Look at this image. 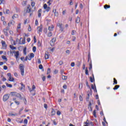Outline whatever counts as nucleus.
<instances>
[{
    "mask_svg": "<svg viewBox=\"0 0 126 126\" xmlns=\"http://www.w3.org/2000/svg\"><path fill=\"white\" fill-rule=\"evenodd\" d=\"M57 114L58 115V116H60V115H61V111L58 110L57 112Z\"/></svg>",
    "mask_w": 126,
    "mask_h": 126,
    "instance_id": "obj_60",
    "label": "nucleus"
},
{
    "mask_svg": "<svg viewBox=\"0 0 126 126\" xmlns=\"http://www.w3.org/2000/svg\"><path fill=\"white\" fill-rule=\"evenodd\" d=\"M111 7V6H110V5H108V4H105L104 6V8L105 9H108V8H110Z\"/></svg>",
    "mask_w": 126,
    "mask_h": 126,
    "instance_id": "obj_12",
    "label": "nucleus"
},
{
    "mask_svg": "<svg viewBox=\"0 0 126 126\" xmlns=\"http://www.w3.org/2000/svg\"><path fill=\"white\" fill-rule=\"evenodd\" d=\"M50 72H51V69H50V68H48L47 70V74H49Z\"/></svg>",
    "mask_w": 126,
    "mask_h": 126,
    "instance_id": "obj_43",
    "label": "nucleus"
},
{
    "mask_svg": "<svg viewBox=\"0 0 126 126\" xmlns=\"http://www.w3.org/2000/svg\"><path fill=\"white\" fill-rule=\"evenodd\" d=\"M88 109H89V111H91V112H92V111H93V109H92V107H91V106L88 107Z\"/></svg>",
    "mask_w": 126,
    "mask_h": 126,
    "instance_id": "obj_50",
    "label": "nucleus"
},
{
    "mask_svg": "<svg viewBox=\"0 0 126 126\" xmlns=\"http://www.w3.org/2000/svg\"><path fill=\"white\" fill-rule=\"evenodd\" d=\"M53 36V33L52 32H49L48 33V37H52Z\"/></svg>",
    "mask_w": 126,
    "mask_h": 126,
    "instance_id": "obj_33",
    "label": "nucleus"
},
{
    "mask_svg": "<svg viewBox=\"0 0 126 126\" xmlns=\"http://www.w3.org/2000/svg\"><path fill=\"white\" fill-rule=\"evenodd\" d=\"M44 107L45 108V109H46V110H47V109H48V105H47L46 104H44Z\"/></svg>",
    "mask_w": 126,
    "mask_h": 126,
    "instance_id": "obj_47",
    "label": "nucleus"
},
{
    "mask_svg": "<svg viewBox=\"0 0 126 126\" xmlns=\"http://www.w3.org/2000/svg\"><path fill=\"white\" fill-rule=\"evenodd\" d=\"M86 86H87V87L89 88V89H90V90H91V88L90 87V85H89V84H88V82L87 81H86Z\"/></svg>",
    "mask_w": 126,
    "mask_h": 126,
    "instance_id": "obj_24",
    "label": "nucleus"
},
{
    "mask_svg": "<svg viewBox=\"0 0 126 126\" xmlns=\"http://www.w3.org/2000/svg\"><path fill=\"white\" fill-rule=\"evenodd\" d=\"M19 69L21 70V75L23 76L24 75V65L23 64H20Z\"/></svg>",
    "mask_w": 126,
    "mask_h": 126,
    "instance_id": "obj_1",
    "label": "nucleus"
},
{
    "mask_svg": "<svg viewBox=\"0 0 126 126\" xmlns=\"http://www.w3.org/2000/svg\"><path fill=\"white\" fill-rule=\"evenodd\" d=\"M23 102H24L25 105L27 104V100H26V98H24L23 99Z\"/></svg>",
    "mask_w": 126,
    "mask_h": 126,
    "instance_id": "obj_36",
    "label": "nucleus"
},
{
    "mask_svg": "<svg viewBox=\"0 0 126 126\" xmlns=\"http://www.w3.org/2000/svg\"><path fill=\"white\" fill-rule=\"evenodd\" d=\"M26 50H27V48L26 47L24 48V50H23L24 55H25V56H26L27 54V53L26 52Z\"/></svg>",
    "mask_w": 126,
    "mask_h": 126,
    "instance_id": "obj_14",
    "label": "nucleus"
},
{
    "mask_svg": "<svg viewBox=\"0 0 126 126\" xmlns=\"http://www.w3.org/2000/svg\"><path fill=\"white\" fill-rule=\"evenodd\" d=\"M46 21H47V24H49L50 23V22H51V20H49V19H46Z\"/></svg>",
    "mask_w": 126,
    "mask_h": 126,
    "instance_id": "obj_53",
    "label": "nucleus"
},
{
    "mask_svg": "<svg viewBox=\"0 0 126 126\" xmlns=\"http://www.w3.org/2000/svg\"><path fill=\"white\" fill-rule=\"evenodd\" d=\"M10 48L11 49V50H16V47L12 45H10Z\"/></svg>",
    "mask_w": 126,
    "mask_h": 126,
    "instance_id": "obj_29",
    "label": "nucleus"
},
{
    "mask_svg": "<svg viewBox=\"0 0 126 126\" xmlns=\"http://www.w3.org/2000/svg\"><path fill=\"white\" fill-rule=\"evenodd\" d=\"M67 79V76H64V75L62 76V79L63 80H66Z\"/></svg>",
    "mask_w": 126,
    "mask_h": 126,
    "instance_id": "obj_23",
    "label": "nucleus"
},
{
    "mask_svg": "<svg viewBox=\"0 0 126 126\" xmlns=\"http://www.w3.org/2000/svg\"><path fill=\"white\" fill-rule=\"evenodd\" d=\"M8 80L9 81L12 82V81H14V79L13 78V77L11 76V77H9Z\"/></svg>",
    "mask_w": 126,
    "mask_h": 126,
    "instance_id": "obj_22",
    "label": "nucleus"
},
{
    "mask_svg": "<svg viewBox=\"0 0 126 126\" xmlns=\"http://www.w3.org/2000/svg\"><path fill=\"white\" fill-rule=\"evenodd\" d=\"M90 81L92 83L94 82L95 81V79H94V74H93V77H90Z\"/></svg>",
    "mask_w": 126,
    "mask_h": 126,
    "instance_id": "obj_7",
    "label": "nucleus"
},
{
    "mask_svg": "<svg viewBox=\"0 0 126 126\" xmlns=\"http://www.w3.org/2000/svg\"><path fill=\"white\" fill-rule=\"evenodd\" d=\"M43 7L44 9H46V8H47L48 7V5H47V4H44L43 5Z\"/></svg>",
    "mask_w": 126,
    "mask_h": 126,
    "instance_id": "obj_39",
    "label": "nucleus"
},
{
    "mask_svg": "<svg viewBox=\"0 0 126 126\" xmlns=\"http://www.w3.org/2000/svg\"><path fill=\"white\" fill-rule=\"evenodd\" d=\"M59 63L60 65H62L63 64V62L62 61H60L59 62Z\"/></svg>",
    "mask_w": 126,
    "mask_h": 126,
    "instance_id": "obj_46",
    "label": "nucleus"
},
{
    "mask_svg": "<svg viewBox=\"0 0 126 126\" xmlns=\"http://www.w3.org/2000/svg\"><path fill=\"white\" fill-rule=\"evenodd\" d=\"M89 98H90V94L88 93V96L86 97V101H87V102H89Z\"/></svg>",
    "mask_w": 126,
    "mask_h": 126,
    "instance_id": "obj_20",
    "label": "nucleus"
},
{
    "mask_svg": "<svg viewBox=\"0 0 126 126\" xmlns=\"http://www.w3.org/2000/svg\"><path fill=\"white\" fill-rule=\"evenodd\" d=\"M85 74H86V75H89V73H88V69L87 67L86 68Z\"/></svg>",
    "mask_w": 126,
    "mask_h": 126,
    "instance_id": "obj_28",
    "label": "nucleus"
},
{
    "mask_svg": "<svg viewBox=\"0 0 126 126\" xmlns=\"http://www.w3.org/2000/svg\"><path fill=\"white\" fill-rule=\"evenodd\" d=\"M79 99H80V101H83V99H82V96L81 95L79 96Z\"/></svg>",
    "mask_w": 126,
    "mask_h": 126,
    "instance_id": "obj_63",
    "label": "nucleus"
},
{
    "mask_svg": "<svg viewBox=\"0 0 126 126\" xmlns=\"http://www.w3.org/2000/svg\"><path fill=\"white\" fill-rule=\"evenodd\" d=\"M15 104H17V105H19V104H20L19 101H18L17 100H15Z\"/></svg>",
    "mask_w": 126,
    "mask_h": 126,
    "instance_id": "obj_56",
    "label": "nucleus"
},
{
    "mask_svg": "<svg viewBox=\"0 0 126 126\" xmlns=\"http://www.w3.org/2000/svg\"><path fill=\"white\" fill-rule=\"evenodd\" d=\"M43 32H44L45 34H47L48 32V29L47 28H45L44 29Z\"/></svg>",
    "mask_w": 126,
    "mask_h": 126,
    "instance_id": "obj_37",
    "label": "nucleus"
},
{
    "mask_svg": "<svg viewBox=\"0 0 126 126\" xmlns=\"http://www.w3.org/2000/svg\"><path fill=\"white\" fill-rule=\"evenodd\" d=\"M45 60H49V55L47 54V53H45Z\"/></svg>",
    "mask_w": 126,
    "mask_h": 126,
    "instance_id": "obj_32",
    "label": "nucleus"
},
{
    "mask_svg": "<svg viewBox=\"0 0 126 126\" xmlns=\"http://www.w3.org/2000/svg\"><path fill=\"white\" fill-rule=\"evenodd\" d=\"M35 24L36 26H37V25H38V20H35Z\"/></svg>",
    "mask_w": 126,
    "mask_h": 126,
    "instance_id": "obj_64",
    "label": "nucleus"
},
{
    "mask_svg": "<svg viewBox=\"0 0 126 126\" xmlns=\"http://www.w3.org/2000/svg\"><path fill=\"white\" fill-rule=\"evenodd\" d=\"M90 67H89V69L90 70H91V69H92V62L91 61L90 63Z\"/></svg>",
    "mask_w": 126,
    "mask_h": 126,
    "instance_id": "obj_30",
    "label": "nucleus"
},
{
    "mask_svg": "<svg viewBox=\"0 0 126 126\" xmlns=\"http://www.w3.org/2000/svg\"><path fill=\"white\" fill-rule=\"evenodd\" d=\"M42 79L43 81H45L46 80V76H44L43 77H42Z\"/></svg>",
    "mask_w": 126,
    "mask_h": 126,
    "instance_id": "obj_57",
    "label": "nucleus"
},
{
    "mask_svg": "<svg viewBox=\"0 0 126 126\" xmlns=\"http://www.w3.org/2000/svg\"><path fill=\"white\" fill-rule=\"evenodd\" d=\"M34 43H36L37 42V40L36 39V36H33Z\"/></svg>",
    "mask_w": 126,
    "mask_h": 126,
    "instance_id": "obj_49",
    "label": "nucleus"
},
{
    "mask_svg": "<svg viewBox=\"0 0 126 126\" xmlns=\"http://www.w3.org/2000/svg\"><path fill=\"white\" fill-rule=\"evenodd\" d=\"M21 44H22L23 45H24V44H25V39H24L22 40V43Z\"/></svg>",
    "mask_w": 126,
    "mask_h": 126,
    "instance_id": "obj_51",
    "label": "nucleus"
},
{
    "mask_svg": "<svg viewBox=\"0 0 126 126\" xmlns=\"http://www.w3.org/2000/svg\"><path fill=\"white\" fill-rule=\"evenodd\" d=\"M76 23H79L80 22V18L79 17H77L75 20Z\"/></svg>",
    "mask_w": 126,
    "mask_h": 126,
    "instance_id": "obj_11",
    "label": "nucleus"
},
{
    "mask_svg": "<svg viewBox=\"0 0 126 126\" xmlns=\"http://www.w3.org/2000/svg\"><path fill=\"white\" fill-rule=\"evenodd\" d=\"M34 54L31 53L30 56V59H28L29 61H31V60H32V58H34Z\"/></svg>",
    "mask_w": 126,
    "mask_h": 126,
    "instance_id": "obj_10",
    "label": "nucleus"
},
{
    "mask_svg": "<svg viewBox=\"0 0 126 126\" xmlns=\"http://www.w3.org/2000/svg\"><path fill=\"white\" fill-rule=\"evenodd\" d=\"M56 115V111H55V109H52V110L51 111V116H55Z\"/></svg>",
    "mask_w": 126,
    "mask_h": 126,
    "instance_id": "obj_13",
    "label": "nucleus"
},
{
    "mask_svg": "<svg viewBox=\"0 0 126 126\" xmlns=\"http://www.w3.org/2000/svg\"><path fill=\"white\" fill-rule=\"evenodd\" d=\"M3 69H4V70H6V69H7V66L4 65L3 66Z\"/></svg>",
    "mask_w": 126,
    "mask_h": 126,
    "instance_id": "obj_55",
    "label": "nucleus"
},
{
    "mask_svg": "<svg viewBox=\"0 0 126 126\" xmlns=\"http://www.w3.org/2000/svg\"><path fill=\"white\" fill-rule=\"evenodd\" d=\"M51 43H55V38H52V39L50 41Z\"/></svg>",
    "mask_w": 126,
    "mask_h": 126,
    "instance_id": "obj_62",
    "label": "nucleus"
},
{
    "mask_svg": "<svg viewBox=\"0 0 126 126\" xmlns=\"http://www.w3.org/2000/svg\"><path fill=\"white\" fill-rule=\"evenodd\" d=\"M81 64V63L79 62H77V66H78V67H79V66H80Z\"/></svg>",
    "mask_w": 126,
    "mask_h": 126,
    "instance_id": "obj_40",
    "label": "nucleus"
},
{
    "mask_svg": "<svg viewBox=\"0 0 126 126\" xmlns=\"http://www.w3.org/2000/svg\"><path fill=\"white\" fill-rule=\"evenodd\" d=\"M54 15H55V16H58V15H59V13L58 12H57L56 9H55Z\"/></svg>",
    "mask_w": 126,
    "mask_h": 126,
    "instance_id": "obj_27",
    "label": "nucleus"
},
{
    "mask_svg": "<svg viewBox=\"0 0 126 126\" xmlns=\"http://www.w3.org/2000/svg\"><path fill=\"white\" fill-rule=\"evenodd\" d=\"M9 98V95H8V94H5L3 97V101H4V102H6V101H7V100H8Z\"/></svg>",
    "mask_w": 126,
    "mask_h": 126,
    "instance_id": "obj_2",
    "label": "nucleus"
},
{
    "mask_svg": "<svg viewBox=\"0 0 126 126\" xmlns=\"http://www.w3.org/2000/svg\"><path fill=\"white\" fill-rule=\"evenodd\" d=\"M54 29V27L53 26H51V27H48V30H49V31H53V29Z\"/></svg>",
    "mask_w": 126,
    "mask_h": 126,
    "instance_id": "obj_31",
    "label": "nucleus"
},
{
    "mask_svg": "<svg viewBox=\"0 0 126 126\" xmlns=\"http://www.w3.org/2000/svg\"><path fill=\"white\" fill-rule=\"evenodd\" d=\"M91 60V57L90 56V53H89L88 54V62H89V60Z\"/></svg>",
    "mask_w": 126,
    "mask_h": 126,
    "instance_id": "obj_38",
    "label": "nucleus"
},
{
    "mask_svg": "<svg viewBox=\"0 0 126 126\" xmlns=\"http://www.w3.org/2000/svg\"><path fill=\"white\" fill-rule=\"evenodd\" d=\"M21 86H22L21 89L22 90V89H23V88H25V86L22 83H21Z\"/></svg>",
    "mask_w": 126,
    "mask_h": 126,
    "instance_id": "obj_48",
    "label": "nucleus"
},
{
    "mask_svg": "<svg viewBox=\"0 0 126 126\" xmlns=\"http://www.w3.org/2000/svg\"><path fill=\"white\" fill-rule=\"evenodd\" d=\"M91 87H92V89H93V90H94V91H95V87H94V86L93 85V84H92V85H91Z\"/></svg>",
    "mask_w": 126,
    "mask_h": 126,
    "instance_id": "obj_42",
    "label": "nucleus"
},
{
    "mask_svg": "<svg viewBox=\"0 0 126 126\" xmlns=\"http://www.w3.org/2000/svg\"><path fill=\"white\" fill-rule=\"evenodd\" d=\"M113 80V85H115V84H118V81H117L116 78H114Z\"/></svg>",
    "mask_w": 126,
    "mask_h": 126,
    "instance_id": "obj_15",
    "label": "nucleus"
},
{
    "mask_svg": "<svg viewBox=\"0 0 126 126\" xmlns=\"http://www.w3.org/2000/svg\"><path fill=\"white\" fill-rule=\"evenodd\" d=\"M31 11V6L30 5H29L27 8L26 12L28 13H30Z\"/></svg>",
    "mask_w": 126,
    "mask_h": 126,
    "instance_id": "obj_6",
    "label": "nucleus"
},
{
    "mask_svg": "<svg viewBox=\"0 0 126 126\" xmlns=\"http://www.w3.org/2000/svg\"><path fill=\"white\" fill-rule=\"evenodd\" d=\"M37 29H38V31H37V33H40V32H42V27H38L37 28Z\"/></svg>",
    "mask_w": 126,
    "mask_h": 126,
    "instance_id": "obj_16",
    "label": "nucleus"
},
{
    "mask_svg": "<svg viewBox=\"0 0 126 126\" xmlns=\"http://www.w3.org/2000/svg\"><path fill=\"white\" fill-rule=\"evenodd\" d=\"M66 54H68V55H69V54H70V51H69V50H67L65 51Z\"/></svg>",
    "mask_w": 126,
    "mask_h": 126,
    "instance_id": "obj_44",
    "label": "nucleus"
},
{
    "mask_svg": "<svg viewBox=\"0 0 126 126\" xmlns=\"http://www.w3.org/2000/svg\"><path fill=\"white\" fill-rule=\"evenodd\" d=\"M9 116H18V114L16 113L13 114V113H9Z\"/></svg>",
    "mask_w": 126,
    "mask_h": 126,
    "instance_id": "obj_21",
    "label": "nucleus"
},
{
    "mask_svg": "<svg viewBox=\"0 0 126 126\" xmlns=\"http://www.w3.org/2000/svg\"><path fill=\"white\" fill-rule=\"evenodd\" d=\"M6 86H7V87H9V88H12V85L9 84L7 83H6Z\"/></svg>",
    "mask_w": 126,
    "mask_h": 126,
    "instance_id": "obj_18",
    "label": "nucleus"
},
{
    "mask_svg": "<svg viewBox=\"0 0 126 126\" xmlns=\"http://www.w3.org/2000/svg\"><path fill=\"white\" fill-rule=\"evenodd\" d=\"M93 115L94 118H97V115H96V110H94L93 113Z\"/></svg>",
    "mask_w": 126,
    "mask_h": 126,
    "instance_id": "obj_19",
    "label": "nucleus"
},
{
    "mask_svg": "<svg viewBox=\"0 0 126 126\" xmlns=\"http://www.w3.org/2000/svg\"><path fill=\"white\" fill-rule=\"evenodd\" d=\"M36 50H37V48H36L35 46H33L32 47V51H33V53H35V52H36Z\"/></svg>",
    "mask_w": 126,
    "mask_h": 126,
    "instance_id": "obj_34",
    "label": "nucleus"
},
{
    "mask_svg": "<svg viewBox=\"0 0 126 126\" xmlns=\"http://www.w3.org/2000/svg\"><path fill=\"white\" fill-rule=\"evenodd\" d=\"M2 60H4L6 62H7V58H6V56H2Z\"/></svg>",
    "mask_w": 126,
    "mask_h": 126,
    "instance_id": "obj_26",
    "label": "nucleus"
},
{
    "mask_svg": "<svg viewBox=\"0 0 126 126\" xmlns=\"http://www.w3.org/2000/svg\"><path fill=\"white\" fill-rule=\"evenodd\" d=\"M57 26L59 27V28H62L63 27V24H61L60 23L57 24Z\"/></svg>",
    "mask_w": 126,
    "mask_h": 126,
    "instance_id": "obj_25",
    "label": "nucleus"
},
{
    "mask_svg": "<svg viewBox=\"0 0 126 126\" xmlns=\"http://www.w3.org/2000/svg\"><path fill=\"white\" fill-rule=\"evenodd\" d=\"M15 57L17 59H18V57H19V51H18L16 52L15 54Z\"/></svg>",
    "mask_w": 126,
    "mask_h": 126,
    "instance_id": "obj_9",
    "label": "nucleus"
},
{
    "mask_svg": "<svg viewBox=\"0 0 126 126\" xmlns=\"http://www.w3.org/2000/svg\"><path fill=\"white\" fill-rule=\"evenodd\" d=\"M32 29H31V26H30V25H29V31L30 32H31V31H32Z\"/></svg>",
    "mask_w": 126,
    "mask_h": 126,
    "instance_id": "obj_58",
    "label": "nucleus"
},
{
    "mask_svg": "<svg viewBox=\"0 0 126 126\" xmlns=\"http://www.w3.org/2000/svg\"><path fill=\"white\" fill-rule=\"evenodd\" d=\"M41 12H42V9H39L37 11L38 17H39V18L42 16V13Z\"/></svg>",
    "mask_w": 126,
    "mask_h": 126,
    "instance_id": "obj_4",
    "label": "nucleus"
},
{
    "mask_svg": "<svg viewBox=\"0 0 126 126\" xmlns=\"http://www.w3.org/2000/svg\"><path fill=\"white\" fill-rule=\"evenodd\" d=\"M118 88H120V85H115L113 90H117Z\"/></svg>",
    "mask_w": 126,
    "mask_h": 126,
    "instance_id": "obj_17",
    "label": "nucleus"
},
{
    "mask_svg": "<svg viewBox=\"0 0 126 126\" xmlns=\"http://www.w3.org/2000/svg\"><path fill=\"white\" fill-rule=\"evenodd\" d=\"M74 65H75V63H74V62H72L71 63V66H74Z\"/></svg>",
    "mask_w": 126,
    "mask_h": 126,
    "instance_id": "obj_52",
    "label": "nucleus"
},
{
    "mask_svg": "<svg viewBox=\"0 0 126 126\" xmlns=\"http://www.w3.org/2000/svg\"><path fill=\"white\" fill-rule=\"evenodd\" d=\"M9 31V28L8 27H7L6 29H4L3 30L4 35H5V36H7V37H8V33H7V31Z\"/></svg>",
    "mask_w": 126,
    "mask_h": 126,
    "instance_id": "obj_3",
    "label": "nucleus"
},
{
    "mask_svg": "<svg viewBox=\"0 0 126 126\" xmlns=\"http://www.w3.org/2000/svg\"><path fill=\"white\" fill-rule=\"evenodd\" d=\"M80 8H81V9H83V5L82 4V3H81L80 4Z\"/></svg>",
    "mask_w": 126,
    "mask_h": 126,
    "instance_id": "obj_61",
    "label": "nucleus"
},
{
    "mask_svg": "<svg viewBox=\"0 0 126 126\" xmlns=\"http://www.w3.org/2000/svg\"><path fill=\"white\" fill-rule=\"evenodd\" d=\"M24 124L27 125L28 124V120L27 119H25L24 121Z\"/></svg>",
    "mask_w": 126,
    "mask_h": 126,
    "instance_id": "obj_35",
    "label": "nucleus"
},
{
    "mask_svg": "<svg viewBox=\"0 0 126 126\" xmlns=\"http://www.w3.org/2000/svg\"><path fill=\"white\" fill-rule=\"evenodd\" d=\"M75 31L74 30H73L72 31V32H71V35H74V33H75Z\"/></svg>",
    "mask_w": 126,
    "mask_h": 126,
    "instance_id": "obj_59",
    "label": "nucleus"
},
{
    "mask_svg": "<svg viewBox=\"0 0 126 126\" xmlns=\"http://www.w3.org/2000/svg\"><path fill=\"white\" fill-rule=\"evenodd\" d=\"M16 97L19 98V99H20V100H22V99H23V98L22 97V96H21V94H16Z\"/></svg>",
    "mask_w": 126,
    "mask_h": 126,
    "instance_id": "obj_8",
    "label": "nucleus"
},
{
    "mask_svg": "<svg viewBox=\"0 0 126 126\" xmlns=\"http://www.w3.org/2000/svg\"><path fill=\"white\" fill-rule=\"evenodd\" d=\"M39 69H43V65L40 64L39 65Z\"/></svg>",
    "mask_w": 126,
    "mask_h": 126,
    "instance_id": "obj_45",
    "label": "nucleus"
},
{
    "mask_svg": "<svg viewBox=\"0 0 126 126\" xmlns=\"http://www.w3.org/2000/svg\"><path fill=\"white\" fill-rule=\"evenodd\" d=\"M46 11L47 12H49V11H50V10L51 9V7H48L47 8H46Z\"/></svg>",
    "mask_w": 126,
    "mask_h": 126,
    "instance_id": "obj_41",
    "label": "nucleus"
},
{
    "mask_svg": "<svg viewBox=\"0 0 126 126\" xmlns=\"http://www.w3.org/2000/svg\"><path fill=\"white\" fill-rule=\"evenodd\" d=\"M1 44H2V46L3 47V48H5V49H6V44L5 43V41L2 40L1 42Z\"/></svg>",
    "mask_w": 126,
    "mask_h": 126,
    "instance_id": "obj_5",
    "label": "nucleus"
},
{
    "mask_svg": "<svg viewBox=\"0 0 126 126\" xmlns=\"http://www.w3.org/2000/svg\"><path fill=\"white\" fill-rule=\"evenodd\" d=\"M63 89H66L67 88V86H66V85H64L63 86Z\"/></svg>",
    "mask_w": 126,
    "mask_h": 126,
    "instance_id": "obj_54",
    "label": "nucleus"
}]
</instances>
